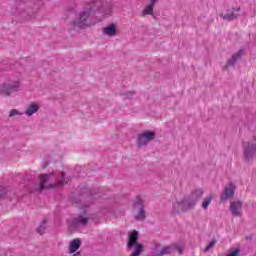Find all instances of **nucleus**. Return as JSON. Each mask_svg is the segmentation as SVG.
Masks as SVG:
<instances>
[{"instance_id":"a211bd4d","label":"nucleus","mask_w":256,"mask_h":256,"mask_svg":"<svg viewBox=\"0 0 256 256\" xmlns=\"http://www.w3.org/2000/svg\"><path fill=\"white\" fill-rule=\"evenodd\" d=\"M80 247H81V239L76 238V239L72 240L70 242V246H69V253L70 254L77 253V251H79Z\"/></svg>"},{"instance_id":"7ed1b4c3","label":"nucleus","mask_w":256,"mask_h":256,"mask_svg":"<svg viewBox=\"0 0 256 256\" xmlns=\"http://www.w3.org/2000/svg\"><path fill=\"white\" fill-rule=\"evenodd\" d=\"M82 215H79L77 218H74L69 222L70 227H81V225H87L89 219H94L93 214L88 207L82 206L81 208Z\"/></svg>"},{"instance_id":"f3484780","label":"nucleus","mask_w":256,"mask_h":256,"mask_svg":"<svg viewBox=\"0 0 256 256\" xmlns=\"http://www.w3.org/2000/svg\"><path fill=\"white\" fill-rule=\"evenodd\" d=\"M152 256H161V243L159 241H153L150 246Z\"/></svg>"},{"instance_id":"6e6552de","label":"nucleus","mask_w":256,"mask_h":256,"mask_svg":"<svg viewBox=\"0 0 256 256\" xmlns=\"http://www.w3.org/2000/svg\"><path fill=\"white\" fill-rule=\"evenodd\" d=\"M134 211H138L135 215L136 221H144L145 219V210H143V200H141V196H137L134 205H133Z\"/></svg>"},{"instance_id":"39448f33","label":"nucleus","mask_w":256,"mask_h":256,"mask_svg":"<svg viewBox=\"0 0 256 256\" xmlns=\"http://www.w3.org/2000/svg\"><path fill=\"white\" fill-rule=\"evenodd\" d=\"M137 239H139V233L137 231L129 234L128 247H134V251L130 256H140L143 252V245L137 243Z\"/></svg>"},{"instance_id":"9d476101","label":"nucleus","mask_w":256,"mask_h":256,"mask_svg":"<svg viewBox=\"0 0 256 256\" xmlns=\"http://www.w3.org/2000/svg\"><path fill=\"white\" fill-rule=\"evenodd\" d=\"M174 213H181V211H189V209H193L190 206L189 201L187 199L182 200L181 202H176L173 205Z\"/></svg>"},{"instance_id":"2eb2a0df","label":"nucleus","mask_w":256,"mask_h":256,"mask_svg":"<svg viewBox=\"0 0 256 256\" xmlns=\"http://www.w3.org/2000/svg\"><path fill=\"white\" fill-rule=\"evenodd\" d=\"M235 195V186L229 183L225 188L221 200L231 199Z\"/></svg>"},{"instance_id":"423d86ee","label":"nucleus","mask_w":256,"mask_h":256,"mask_svg":"<svg viewBox=\"0 0 256 256\" xmlns=\"http://www.w3.org/2000/svg\"><path fill=\"white\" fill-rule=\"evenodd\" d=\"M244 157L246 161H251L253 157H256V138L244 145Z\"/></svg>"},{"instance_id":"412c9836","label":"nucleus","mask_w":256,"mask_h":256,"mask_svg":"<svg viewBox=\"0 0 256 256\" xmlns=\"http://www.w3.org/2000/svg\"><path fill=\"white\" fill-rule=\"evenodd\" d=\"M17 115H23V112H19V110H17V109H12L10 111L9 117H15Z\"/></svg>"},{"instance_id":"a878e982","label":"nucleus","mask_w":256,"mask_h":256,"mask_svg":"<svg viewBox=\"0 0 256 256\" xmlns=\"http://www.w3.org/2000/svg\"><path fill=\"white\" fill-rule=\"evenodd\" d=\"M173 249L178 251L179 255H183V247L175 245Z\"/></svg>"},{"instance_id":"5701e85b","label":"nucleus","mask_w":256,"mask_h":256,"mask_svg":"<svg viewBox=\"0 0 256 256\" xmlns=\"http://www.w3.org/2000/svg\"><path fill=\"white\" fill-rule=\"evenodd\" d=\"M233 57V61H237V59H241L243 57V50H239Z\"/></svg>"},{"instance_id":"6ab92c4d","label":"nucleus","mask_w":256,"mask_h":256,"mask_svg":"<svg viewBox=\"0 0 256 256\" xmlns=\"http://www.w3.org/2000/svg\"><path fill=\"white\" fill-rule=\"evenodd\" d=\"M213 197H215V195L210 194L208 197H206L204 199V201L202 202V208L203 209H207L209 207V205H211V201H213Z\"/></svg>"},{"instance_id":"bb28decb","label":"nucleus","mask_w":256,"mask_h":256,"mask_svg":"<svg viewBox=\"0 0 256 256\" xmlns=\"http://www.w3.org/2000/svg\"><path fill=\"white\" fill-rule=\"evenodd\" d=\"M235 62L236 61H233V56H232V58L227 62V66L231 67V65H235Z\"/></svg>"},{"instance_id":"c85d7f7f","label":"nucleus","mask_w":256,"mask_h":256,"mask_svg":"<svg viewBox=\"0 0 256 256\" xmlns=\"http://www.w3.org/2000/svg\"><path fill=\"white\" fill-rule=\"evenodd\" d=\"M72 256H81V252H74L73 254H72Z\"/></svg>"},{"instance_id":"f8f14e48","label":"nucleus","mask_w":256,"mask_h":256,"mask_svg":"<svg viewBox=\"0 0 256 256\" xmlns=\"http://www.w3.org/2000/svg\"><path fill=\"white\" fill-rule=\"evenodd\" d=\"M202 197H203V190L197 189L194 192H192V194L186 199L188 200L190 207L194 208L197 201H199V199H201Z\"/></svg>"},{"instance_id":"0eeeda50","label":"nucleus","mask_w":256,"mask_h":256,"mask_svg":"<svg viewBox=\"0 0 256 256\" xmlns=\"http://www.w3.org/2000/svg\"><path fill=\"white\" fill-rule=\"evenodd\" d=\"M155 139V132L153 131H145L140 134H138L137 138V145L139 147H144V145H147L148 143H151Z\"/></svg>"},{"instance_id":"aec40b11","label":"nucleus","mask_w":256,"mask_h":256,"mask_svg":"<svg viewBox=\"0 0 256 256\" xmlns=\"http://www.w3.org/2000/svg\"><path fill=\"white\" fill-rule=\"evenodd\" d=\"M172 252H173V247L166 246V247L162 248L161 255H169V253H172Z\"/></svg>"},{"instance_id":"f03ea898","label":"nucleus","mask_w":256,"mask_h":256,"mask_svg":"<svg viewBox=\"0 0 256 256\" xmlns=\"http://www.w3.org/2000/svg\"><path fill=\"white\" fill-rule=\"evenodd\" d=\"M69 179H65V173L61 172L58 178H55L53 174H42L40 175V184L38 191L43 189H56V187H63L65 183H68Z\"/></svg>"},{"instance_id":"ddd939ff","label":"nucleus","mask_w":256,"mask_h":256,"mask_svg":"<svg viewBox=\"0 0 256 256\" xmlns=\"http://www.w3.org/2000/svg\"><path fill=\"white\" fill-rule=\"evenodd\" d=\"M241 209H243V202L232 201L230 203V211L234 217H241Z\"/></svg>"},{"instance_id":"4be33fe9","label":"nucleus","mask_w":256,"mask_h":256,"mask_svg":"<svg viewBox=\"0 0 256 256\" xmlns=\"http://www.w3.org/2000/svg\"><path fill=\"white\" fill-rule=\"evenodd\" d=\"M215 243H217L215 240H212L204 249L205 253H207V251H210L211 248L215 247Z\"/></svg>"},{"instance_id":"dca6fc26","label":"nucleus","mask_w":256,"mask_h":256,"mask_svg":"<svg viewBox=\"0 0 256 256\" xmlns=\"http://www.w3.org/2000/svg\"><path fill=\"white\" fill-rule=\"evenodd\" d=\"M159 3V0H150V3L145 6L143 9L142 15L145 17L146 15H152L153 16V8L155 5Z\"/></svg>"},{"instance_id":"cd10ccee","label":"nucleus","mask_w":256,"mask_h":256,"mask_svg":"<svg viewBox=\"0 0 256 256\" xmlns=\"http://www.w3.org/2000/svg\"><path fill=\"white\" fill-rule=\"evenodd\" d=\"M5 195V188H1L0 190V197H3Z\"/></svg>"},{"instance_id":"393cba45","label":"nucleus","mask_w":256,"mask_h":256,"mask_svg":"<svg viewBox=\"0 0 256 256\" xmlns=\"http://www.w3.org/2000/svg\"><path fill=\"white\" fill-rule=\"evenodd\" d=\"M135 97V91H130L126 93V99H133Z\"/></svg>"},{"instance_id":"f257e3e1","label":"nucleus","mask_w":256,"mask_h":256,"mask_svg":"<svg viewBox=\"0 0 256 256\" xmlns=\"http://www.w3.org/2000/svg\"><path fill=\"white\" fill-rule=\"evenodd\" d=\"M114 9L115 5L112 2L93 0L91 5L80 13L78 19L73 21V25L78 27V29H84V27H89L92 24L91 17L95 15V11L101 13L102 17H111Z\"/></svg>"},{"instance_id":"4468645a","label":"nucleus","mask_w":256,"mask_h":256,"mask_svg":"<svg viewBox=\"0 0 256 256\" xmlns=\"http://www.w3.org/2000/svg\"><path fill=\"white\" fill-rule=\"evenodd\" d=\"M102 34L105 37H117V24H109L102 28Z\"/></svg>"},{"instance_id":"20e7f679","label":"nucleus","mask_w":256,"mask_h":256,"mask_svg":"<svg viewBox=\"0 0 256 256\" xmlns=\"http://www.w3.org/2000/svg\"><path fill=\"white\" fill-rule=\"evenodd\" d=\"M21 90V84L19 82L4 83L0 85V95L3 97H11L14 93H18Z\"/></svg>"},{"instance_id":"9b49d317","label":"nucleus","mask_w":256,"mask_h":256,"mask_svg":"<svg viewBox=\"0 0 256 256\" xmlns=\"http://www.w3.org/2000/svg\"><path fill=\"white\" fill-rule=\"evenodd\" d=\"M39 109H41V103L39 102H31L28 104L25 110L26 117H33L35 113L39 112Z\"/></svg>"},{"instance_id":"1a4fd4ad","label":"nucleus","mask_w":256,"mask_h":256,"mask_svg":"<svg viewBox=\"0 0 256 256\" xmlns=\"http://www.w3.org/2000/svg\"><path fill=\"white\" fill-rule=\"evenodd\" d=\"M241 12V6H236L232 8L231 13L220 14L219 16L224 19V21H235L239 17V13Z\"/></svg>"},{"instance_id":"b1692460","label":"nucleus","mask_w":256,"mask_h":256,"mask_svg":"<svg viewBox=\"0 0 256 256\" xmlns=\"http://www.w3.org/2000/svg\"><path fill=\"white\" fill-rule=\"evenodd\" d=\"M45 229H46V226H45V221L39 226L38 228V233H40V235H43V233H45Z\"/></svg>"}]
</instances>
